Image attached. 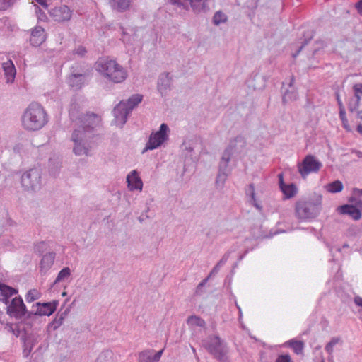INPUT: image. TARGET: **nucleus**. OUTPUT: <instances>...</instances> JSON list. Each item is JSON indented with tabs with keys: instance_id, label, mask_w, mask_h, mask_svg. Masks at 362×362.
<instances>
[{
	"instance_id": "338daca9",
	"label": "nucleus",
	"mask_w": 362,
	"mask_h": 362,
	"mask_svg": "<svg viewBox=\"0 0 362 362\" xmlns=\"http://www.w3.org/2000/svg\"><path fill=\"white\" fill-rule=\"evenodd\" d=\"M356 131L360 134H362V124H359L356 127Z\"/></svg>"
},
{
	"instance_id": "f8f14e48",
	"label": "nucleus",
	"mask_w": 362,
	"mask_h": 362,
	"mask_svg": "<svg viewBox=\"0 0 362 362\" xmlns=\"http://www.w3.org/2000/svg\"><path fill=\"white\" fill-rule=\"evenodd\" d=\"M51 17L57 22L62 23L69 21L72 16L73 11H71L67 6L62 5L51 8L49 11Z\"/></svg>"
},
{
	"instance_id": "7c9ffc66",
	"label": "nucleus",
	"mask_w": 362,
	"mask_h": 362,
	"mask_svg": "<svg viewBox=\"0 0 362 362\" xmlns=\"http://www.w3.org/2000/svg\"><path fill=\"white\" fill-rule=\"evenodd\" d=\"M143 96L140 94H134L132 95L126 102L127 109L132 112V110L141 102Z\"/></svg>"
},
{
	"instance_id": "79ce46f5",
	"label": "nucleus",
	"mask_w": 362,
	"mask_h": 362,
	"mask_svg": "<svg viewBox=\"0 0 362 362\" xmlns=\"http://www.w3.org/2000/svg\"><path fill=\"white\" fill-rule=\"evenodd\" d=\"M339 118L341 121L343 127L346 129V132H351V128L349 124L348 119L346 115V112L339 113Z\"/></svg>"
},
{
	"instance_id": "603ef678",
	"label": "nucleus",
	"mask_w": 362,
	"mask_h": 362,
	"mask_svg": "<svg viewBox=\"0 0 362 362\" xmlns=\"http://www.w3.org/2000/svg\"><path fill=\"white\" fill-rule=\"evenodd\" d=\"M12 1L13 0H0V10H6L11 5Z\"/></svg>"
},
{
	"instance_id": "bb28decb",
	"label": "nucleus",
	"mask_w": 362,
	"mask_h": 362,
	"mask_svg": "<svg viewBox=\"0 0 362 362\" xmlns=\"http://www.w3.org/2000/svg\"><path fill=\"white\" fill-rule=\"evenodd\" d=\"M55 259L54 252H48L43 255L40 261L41 270L47 271L54 264Z\"/></svg>"
},
{
	"instance_id": "a878e982",
	"label": "nucleus",
	"mask_w": 362,
	"mask_h": 362,
	"mask_svg": "<svg viewBox=\"0 0 362 362\" xmlns=\"http://www.w3.org/2000/svg\"><path fill=\"white\" fill-rule=\"evenodd\" d=\"M16 293L17 291L15 288L0 283V300L7 303L8 298Z\"/></svg>"
},
{
	"instance_id": "774afa93",
	"label": "nucleus",
	"mask_w": 362,
	"mask_h": 362,
	"mask_svg": "<svg viewBox=\"0 0 362 362\" xmlns=\"http://www.w3.org/2000/svg\"><path fill=\"white\" fill-rule=\"evenodd\" d=\"M356 115L358 119H362V110H356Z\"/></svg>"
},
{
	"instance_id": "864d4df0",
	"label": "nucleus",
	"mask_w": 362,
	"mask_h": 362,
	"mask_svg": "<svg viewBox=\"0 0 362 362\" xmlns=\"http://www.w3.org/2000/svg\"><path fill=\"white\" fill-rule=\"evenodd\" d=\"M32 348H33L32 346L30 345V342L27 341L25 343V349H24L23 352V356L25 357H28V355L30 354V353L32 351Z\"/></svg>"
},
{
	"instance_id": "5fc2aeb1",
	"label": "nucleus",
	"mask_w": 362,
	"mask_h": 362,
	"mask_svg": "<svg viewBox=\"0 0 362 362\" xmlns=\"http://www.w3.org/2000/svg\"><path fill=\"white\" fill-rule=\"evenodd\" d=\"M208 278H205L204 279H203L199 284L198 286H197V288H196V293L197 294H201L202 293V287L206 284V282L208 281Z\"/></svg>"
},
{
	"instance_id": "e2e57ef3",
	"label": "nucleus",
	"mask_w": 362,
	"mask_h": 362,
	"mask_svg": "<svg viewBox=\"0 0 362 362\" xmlns=\"http://www.w3.org/2000/svg\"><path fill=\"white\" fill-rule=\"evenodd\" d=\"M351 98L356 100V102H358V103H361V96L359 95L358 93H354V96L351 97Z\"/></svg>"
},
{
	"instance_id": "e433bc0d",
	"label": "nucleus",
	"mask_w": 362,
	"mask_h": 362,
	"mask_svg": "<svg viewBox=\"0 0 362 362\" xmlns=\"http://www.w3.org/2000/svg\"><path fill=\"white\" fill-rule=\"evenodd\" d=\"M187 323L189 326H192V327H202L205 325L204 320L197 316H195V315H192V316L189 317L187 319Z\"/></svg>"
},
{
	"instance_id": "6ab92c4d",
	"label": "nucleus",
	"mask_w": 362,
	"mask_h": 362,
	"mask_svg": "<svg viewBox=\"0 0 362 362\" xmlns=\"http://www.w3.org/2000/svg\"><path fill=\"white\" fill-rule=\"evenodd\" d=\"M171 82L172 78L169 73H163L159 76L157 88L162 95H166L170 89Z\"/></svg>"
},
{
	"instance_id": "49530a36",
	"label": "nucleus",
	"mask_w": 362,
	"mask_h": 362,
	"mask_svg": "<svg viewBox=\"0 0 362 362\" xmlns=\"http://www.w3.org/2000/svg\"><path fill=\"white\" fill-rule=\"evenodd\" d=\"M335 97H336V100H337V105L339 107V114L341 113V112H346L345 107H344L343 103L341 100L340 95H339V92L335 93Z\"/></svg>"
},
{
	"instance_id": "8fccbe9b",
	"label": "nucleus",
	"mask_w": 362,
	"mask_h": 362,
	"mask_svg": "<svg viewBox=\"0 0 362 362\" xmlns=\"http://www.w3.org/2000/svg\"><path fill=\"white\" fill-rule=\"evenodd\" d=\"M36 15L39 21H45L47 19V16L44 11H42L39 7H36Z\"/></svg>"
},
{
	"instance_id": "5701e85b",
	"label": "nucleus",
	"mask_w": 362,
	"mask_h": 362,
	"mask_svg": "<svg viewBox=\"0 0 362 362\" xmlns=\"http://www.w3.org/2000/svg\"><path fill=\"white\" fill-rule=\"evenodd\" d=\"M1 66L4 71V75L6 78V82H13L16 71L12 61L8 60L7 62L2 63Z\"/></svg>"
},
{
	"instance_id": "58836bf2",
	"label": "nucleus",
	"mask_w": 362,
	"mask_h": 362,
	"mask_svg": "<svg viewBox=\"0 0 362 362\" xmlns=\"http://www.w3.org/2000/svg\"><path fill=\"white\" fill-rule=\"evenodd\" d=\"M41 296V293L37 289H31L28 291L25 296L27 302L30 303L39 299Z\"/></svg>"
},
{
	"instance_id": "cd10ccee",
	"label": "nucleus",
	"mask_w": 362,
	"mask_h": 362,
	"mask_svg": "<svg viewBox=\"0 0 362 362\" xmlns=\"http://www.w3.org/2000/svg\"><path fill=\"white\" fill-rule=\"evenodd\" d=\"M246 195L250 197V203L259 211L262 210V206L257 202L254 184H250L245 189Z\"/></svg>"
},
{
	"instance_id": "6e6552de",
	"label": "nucleus",
	"mask_w": 362,
	"mask_h": 362,
	"mask_svg": "<svg viewBox=\"0 0 362 362\" xmlns=\"http://www.w3.org/2000/svg\"><path fill=\"white\" fill-rule=\"evenodd\" d=\"M321 167L322 163L313 155H307L298 165V171L303 177H305L312 172H317Z\"/></svg>"
},
{
	"instance_id": "13d9d810",
	"label": "nucleus",
	"mask_w": 362,
	"mask_h": 362,
	"mask_svg": "<svg viewBox=\"0 0 362 362\" xmlns=\"http://www.w3.org/2000/svg\"><path fill=\"white\" fill-rule=\"evenodd\" d=\"M278 179H279V188L281 189V187H284V186L286 185V183L284 181V175L283 173H279L278 175Z\"/></svg>"
},
{
	"instance_id": "9b49d317",
	"label": "nucleus",
	"mask_w": 362,
	"mask_h": 362,
	"mask_svg": "<svg viewBox=\"0 0 362 362\" xmlns=\"http://www.w3.org/2000/svg\"><path fill=\"white\" fill-rule=\"evenodd\" d=\"M26 313L25 305L21 297L14 298L7 307V313L16 318H21Z\"/></svg>"
},
{
	"instance_id": "3c124183",
	"label": "nucleus",
	"mask_w": 362,
	"mask_h": 362,
	"mask_svg": "<svg viewBox=\"0 0 362 362\" xmlns=\"http://www.w3.org/2000/svg\"><path fill=\"white\" fill-rule=\"evenodd\" d=\"M275 362H291V358L288 354H281L277 357Z\"/></svg>"
},
{
	"instance_id": "1a4fd4ad",
	"label": "nucleus",
	"mask_w": 362,
	"mask_h": 362,
	"mask_svg": "<svg viewBox=\"0 0 362 362\" xmlns=\"http://www.w3.org/2000/svg\"><path fill=\"white\" fill-rule=\"evenodd\" d=\"M101 123V117L94 113H88L85 115L81 121L78 122L80 125L77 129H81L87 132L88 134L93 136V131L95 128L100 126Z\"/></svg>"
},
{
	"instance_id": "ddd939ff",
	"label": "nucleus",
	"mask_w": 362,
	"mask_h": 362,
	"mask_svg": "<svg viewBox=\"0 0 362 362\" xmlns=\"http://www.w3.org/2000/svg\"><path fill=\"white\" fill-rule=\"evenodd\" d=\"M115 117V122L117 126L122 127L126 123L127 116L131 112L127 107L124 101H121L112 111Z\"/></svg>"
},
{
	"instance_id": "6e6d98bb",
	"label": "nucleus",
	"mask_w": 362,
	"mask_h": 362,
	"mask_svg": "<svg viewBox=\"0 0 362 362\" xmlns=\"http://www.w3.org/2000/svg\"><path fill=\"white\" fill-rule=\"evenodd\" d=\"M354 93L362 94V83H356L353 86Z\"/></svg>"
},
{
	"instance_id": "0eeeda50",
	"label": "nucleus",
	"mask_w": 362,
	"mask_h": 362,
	"mask_svg": "<svg viewBox=\"0 0 362 362\" xmlns=\"http://www.w3.org/2000/svg\"><path fill=\"white\" fill-rule=\"evenodd\" d=\"M169 132L168 126L165 123L161 124L158 131L151 134L148 141L143 149L142 153H144L148 150H153L160 146L168 139Z\"/></svg>"
},
{
	"instance_id": "052dcab7",
	"label": "nucleus",
	"mask_w": 362,
	"mask_h": 362,
	"mask_svg": "<svg viewBox=\"0 0 362 362\" xmlns=\"http://www.w3.org/2000/svg\"><path fill=\"white\" fill-rule=\"evenodd\" d=\"M354 303L356 305L362 307V298L359 296L355 297Z\"/></svg>"
},
{
	"instance_id": "9d476101",
	"label": "nucleus",
	"mask_w": 362,
	"mask_h": 362,
	"mask_svg": "<svg viewBox=\"0 0 362 362\" xmlns=\"http://www.w3.org/2000/svg\"><path fill=\"white\" fill-rule=\"evenodd\" d=\"M86 78L87 76L83 70H78V67L72 66L67 83L74 90H79L83 86Z\"/></svg>"
},
{
	"instance_id": "72a5a7b5",
	"label": "nucleus",
	"mask_w": 362,
	"mask_h": 362,
	"mask_svg": "<svg viewBox=\"0 0 362 362\" xmlns=\"http://www.w3.org/2000/svg\"><path fill=\"white\" fill-rule=\"evenodd\" d=\"M71 276V269L69 267L63 268L59 273L54 281V284H57L61 281L67 280Z\"/></svg>"
},
{
	"instance_id": "c03bdc74",
	"label": "nucleus",
	"mask_w": 362,
	"mask_h": 362,
	"mask_svg": "<svg viewBox=\"0 0 362 362\" xmlns=\"http://www.w3.org/2000/svg\"><path fill=\"white\" fill-rule=\"evenodd\" d=\"M66 315V312H64V313H62L60 315H57V317H55V319L53 320V322H52L54 329H57L62 324Z\"/></svg>"
},
{
	"instance_id": "b1692460",
	"label": "nucleus",
	"mask_w": 362,
	"mask_h": 362,
	"mask_svg": "<svg viewBox=\"0 0 362 362\" xmlns=\"http://www.w3.org/2000/svg\"><path fill=\"white\" fill-rule=\"evenodd\" d=\"M69 117L70 119L75 122H79L81 119L84 116L81 112V106L80 105L76 102H72L70 105L69 108Z\"/></svg>"
},
{
	"instance_id": "c756f323",
	"label": "nucleus",
	"mask_w": 362,
	"mask_h": 362,
	"mask_svg": "<svg viewBox=\"0 0 362 362\" xmlns=\"http://www.w3.org/2000/svg\"><path fill=\"white\" fill-rule=\"evenodd\" d=\"M286 199L293 197L297 193V187L294 183L286 184L280 189Z\"/></svg>"
},
{
	"instance_id": "a18cd8bd",
	"label": "nucleus",
	"mask_w": 362,
	"mask_h": 362,
	"mask_svg": "<svg viewBox=\"0 0 362 362\" xmlns=\"http://www.w3.org/2000/svg\"><path fill=\"white\" fill-rule=\"evenodd\" d=\"M187 0H170V3L172 5L176 6L180 8L188 10V6L187 4L185 2Z\"/></svg>"
},
{
	"instance_id": "2eb2a0df",
	"label": "nucleus",
	"mask_w": 362,
	"mask_h": 362,
	"mask_svg": "<svg viewBox=\"0 0 362 362\" xmlns=\"http://www.w3.org/2000/svg\"><path fill=\"white\" fill-rule=\"evenodd\" d=\"M226 181V160L224 156L222 157V160L220 163L218 173L216 176L215 187L216 189L220 192H223L225 188V183Z\"/></svg>"
},
{
	"instance_id": "0e129e2a",
	"label": "nucleus",
	"mask_w": 362,
	"mask_h": 362,
	"mask_svg": "<svg viewBox=\"0 0 362 362\" xmlns=\"http://www.w3.org/2000/svg\"><path fill=\"white\" fill-rule=\"evenodd\" d=\"M294 81H295L294 76H291V78L289 79V83H288V87L290 88H294L293 87Z\"/></svg>"
},
{
	"instance_id": "4d7b16f0",
	"label": "nucleus",
	"mask_w": 362,
	"mask_h": 362,
	"mask_svg": "<svg viewBox=\"0 0 362 362\" xmlns=\"http://www.w3.org/2000/svg\"><path fill=\"white\" fill-rule=\"evenodd\" d=\"M317 45H319V46L317 48H315L313 51V56H315L317 54L319 49H322L324 47V42L323 41H317Z\"/></svg>"
},
{
	"instance_id": "473e14b6",
	"label": "nucleus",
	"mask_w": 362,
	"mask_h": 362,
	"mask_svg": "<svg viewBox=\"0 0 362 362\" xmlns=\"http://www.w3.org/2000/svg\"><path fill=\"white\" fill-rule=\"evenodd\" d=\"M313 35H314L313 30H308L307 33L305 32L303 33V37H305L304 41L302 42L301 46L299 47L298 50L292 54V57L293 58H296L299 54V53L301 52L303 48L310 42V40H312V38L313 37Z\"/></svg>"
},
{
	"instance_id": "f704fd0d",
	"label": "nucleus",
	"mask_w": 362,
	"mask_h": 362,
	"mask_svg": "<svg viewBox=\"0 0 362 362\" xmlns=\"http://www.w3.org/2000/svg\"><path fill=\"white\" fill-rule=\"evenodd\" d=\"M226 22V15L221 11H216L213 18L212 23L214 25L218 26L221 23Z\"/></svg>"
},
{
	"instance_id": "dca6fc26",
	"label": "nucleus",
	"mask_w": 362,
	"mask_h": 362,
	"mask_svg": "<svg viewBox=\"0 0 362 362\" xmlns=\"http://www.w3.org/2000/svg\"><path fill=\"white\" fill-rule=\"evenodd\" d=\"M163 349L155 353L154 350L148 349L139 354L138 362H159Z\"/></svg>"
},
{
	"instance_id": "4be33fe9",
	"label": "nucleus",
	"mask_w": 362,
	"mask_h": 362,
	"mask_svg": "<svg viewBox=\"0 0 362 362\" xmlns=\"http://www.w3.org/2000/svg\"><path fill=\"white\" fill-rule=\"evenodd\" d=\"M195 13H206L209 10V0H187Z\"/></svg>"
},
{
	"instance_id": "a19ab883",
	"label": "nucleus",
	"mask_w": 362,
	"mask_h": 362,
	"mask_svg": "<svg viewBox=\"0 0 362 362\" xmlns=\"http://www.w3.org/2000/svg\"><path fill=\"white\" fill-rule=\"evenodd\" d=\"M224 264H225V261L223 259H221L218 262V264L213 268V269L211 270V272L209 273V274L208 275V276L206 278H208V279H209L212 278L213 276H214L218 272L220 269L224 266Z\"/></svg>"
},
{
	"instance_id": "c9c22d12",
	"label": "nucleus",
	"mask_w": 362,
	"mask_h": 362,
	"mask_svg": "<svg viewBox=\"0 0 362 362\" xmlns=\"http://www.w3.org/2000/svg\"><path fill=\"white\" fill-rule=\"evenodd\" d=\"M327 189L332 193L339 192L343 189V184L339 180H335L327 185Z\"/></svg>"
},
{
	"instance_id": "f3484780",
	"label": "nucleus",
	"mask_w": 362,
	"mask_h": 362,
	"mask_svg": "<svg viewBox=\"0 0 362 362\" xmlns=\"http://www.w3.org/2000/svg\"><path fill=\"white\" fill-rule=\"evenodd\" d=\"M127 182L129 190H142L143 182L139 177V173L136 170H132L127 175Z\"/></svg>"
},
{
	"instance_id": "2f4dec72",
	"label": "nucleus",
	"mask_w": 362,
	"mask_h": 362,
	"mask_svg": "<svg viewBox=\"0 0 362 362\" xmlns=\"http://www.w3.org/2000/svg\"><path fill=\"white\" fill-rule=\"evenodd\" d=\"M96 362H116V360L112 351L105 350L100 354Z\"/></svg>"
},
{
	"instance_id": "37998d69",
	"label": "nucleus",
	"mask_w": 362,
	"mask_h": 362,
	"mask_svg": "<svg viewBox=\"0 0 362 362\" xmlns=\"http://www.w3.org/2000/svg\"><path fill=\"white\" fill-rule=\"evenodd\" d=\"M347 105H348L349 111L351 112H354L358 110V108L360 105V103H358V102H356V100H354V99H352L351 98H349V100L348 101Z\"/></svg>"
},
{
	"instance_id": "de8ad7c7",
	"label": "nucleus",
	"mask_w": 362,
	"mask_h": 362,
	"mask_svg": "<svg viewBox=\"0 0 362 362\" xmlns=\"http://www.w3.org/2000/svg\"><path fill=\"white\" fill-rule=\"evenodd\" d=\"M87 52V50L85 47L80 45L77 48H76L74 50V54H77L78 56L82 57H83Z\"/></svg>"
},
{
	"instance_id": "4c0bfd02",
	"label": "nucleus",
	"mask_w": 362,
	"mask_h": 362,
	"mask_svg": "<svg viewBox=\"0 0 362 362\" xmlns=\"http://www.w3.org/2000/svg\"><path fill=\"white\" fill-rule=\"evenodd\" d=\"M289 346L293 349L297 354L302 353L304 348V343L302 341L291 339L288 341Z\"/></svg>"
},
{
	"instance_id": "09e8293b",
	"label": "nucleus",
	"mask_w": 362,
	"mask_h": 362,
	"mask_svg": "<svg viewBox=\"0 0 362 362\" xmlns=\"http://www.w3.org/2000/svg\"><path fill=\"white\" fill-rule=\"evenodd\" d=\"M47 247V243H45V242H40L39 243H37L35 247V251L40 252V253H42L43 252Z\"/></svg>"
},
{
	"instance_id": "39448f33",
	"label": "nucleus",
	"mask_w": 362,
	"mask_h": 362,
	"mask_svg": "<svg viewBox=\"0 0 362 362\" xmlns=\"http://www.w3.org/2000/svg\"><path fill=\"white\" fill-rule=\"evenodd\" d=\"M42 172L40 168H33L25 171L21 176L22 187L27 191L36 192L42 185Z\"/></svg>"
},
{
	"instance_id": "69168bd1",
	"label": "nucleus",
	"mask_w": 362,
	"mask_h": 362,
	"mask_svg": "<svg viewBox=\"0 0 362 362\" xmlns=\"http://www.w3.org/2000/svg\"><path fill=\"white\" fill-rule=\"evenodd\" d=\"M352 153H354L358 158H362V152L358 150L353 149L351 150Z\"/></svg>"
},
{
	"instance_id": "ea45409f",
	"label": "nucleus",
	"mask_w": 362,
	"mask_h": 362,
	"mask_svg": "<svg viewBox=\"0 0 362 362\" xmlns=\"http://www.w3.org/2000/svg\"><path fill=\"white\" fill-rule=\"evenodd\" d=\"M339 340H340V339L338 337H332L331 339V340L329 341V342H328L326 344V346L325 347V351L329 354H332L333 352L334 346L339 341Z\"/></svg>"
},
{
	"instance_id": "680f3d73",
	"label": "nucleus",
	"mask_w": 362,
	"mask_h": 362,
	"mask_svg": "<svg viewBox=\"0 0 362 362\" xmlns=\"http://www.w3.org/2000/svg\"><path fill=\"white\" fill-rule=\"evenodd\" d=\"M38 4H40L42 6L47 8L48 5L46 2V0H35Z\"/></svg>"
},
{
	"instance_id": "aec40b11",
	"label": "nucleus",
	"mask_w": 362,
	"mask_h": 362,
	"mask_svg": "<svg viewBox=\"0 0 362 362\" xmlns=\"http://www.w3.org/2000/svg\"><path fill=\"white\" fill-rule=\"evenodd\" d=\"M338 211L341 214H347L354 220H358L361 218V211L358 208L352 204H344L338 208Z\"/></svg>"
},
{
	"instance_id": "a211bd4d",
	"label": "nucleus",
	"mask_w": 362,
	"mask_h": 362,
	"mask_svg": "<svg viewBox=\"0 0 362 362\" xmlns=\"http://www.w3.org/2000/svg\"><path fill=\"white\" fill-rule=\"evenodd\" d=\"M46 39L45 30L41 26H35L32 30L30 37V44L34 47L42 45Z\"/></svg>"
},
{
	"instance_id": "4468645a",
	"label": "nucleus",
	"mask_w": 362,
	"mask_h": 362,
	"mask_svg": "<svg viewBox=\"0 0 362 362\" xmlns=\"http://www.w3.org/2000/svg\"><path fill=\"white\" fill-rule=\"evenodd\" d=\"M58 303L56 301H53L52 303H37L33 308H36L35 310H33L32 313H33L36 315L40 316H49L55 311L57 308Z\"/></svg>"
},
{
	"instance_id": "bf43d9fd",
	"label": "nucleus",
	"mask_w": 362,
	"mask_h": 362,
	"mask_svg": "<svg viewBox=\"0 0 362 362\" xmlns=\"http://www.w3.org/2000/svg\"><path fill=\"white\" fill-rule=\"evenodd\" d=\"M356 8L357 9L358 11V13L362 16V0H359L356 4Z\"/></svg>"
},
{
	"instance_id": "f03ea898",
	"label": "nucleus",
	"mask_w": 362,
	"mask_h": 362,
	"mask_svg": "<svg viewBox=\"0 0 362 362\" xmlns=\"http://www.w3.org/2000/svg\"><path fill=\"white\" fill-rule=\"evenodd\" d=\"M95 69L107 80L119 83L127 77V72L116 60L103 58L96 62Z\"/></svg>"
},
{
	"instance_id": "7ed1b4c3",
	"label": "nucleus",
	"mask_w": 362,
	"mask_h": 362,
	"mask_svg": "<svg viewBox=\"0 0 362 362\" xmlns=\"http://www.w3.org/2000/svg\"><path fill=\"white\" fill-rule=\"evenodd\" d=\"M322 209V196L315 194L313 199H300L296 202L295 216L300 221H310L315 218Z\"/></svg>"
},
{
	"instance_id": "423d86ee",
	"label": "nucleus",
	"mask_w": 362,
	"mask_h": 362,
	"mask_svg": "<svg viewBox=\"0 0 362 362\" xmlns=\"http://www.w3.org/2000/svg\"><path fill=\"white\" fill-rule=\"evenodd\" d=\"M202 345L219 361H226L224 345L223 344V341H221L218 336H210L207 337L202 341Z\"/></svg>"
},
{
	"instance_id": "f257e3e1",
	"label": "nucleus",
	"mask_w": 362,
	"mask_h": 362,
	"mask_svg": "<svg viewBox=\"0 0 362 362\" xmlns=\"http://www.w3.org/2000/svg\"><path fill=\"white\" fill-rule=\"evenodd\" d=\"M48 121L49 118L46 110L37 103L29 104L21 117L22 127L28 132H36L42 129Z\"/></svg>"
},
{
	"instance_id": "20e7f679",
	"label": "nucleus",
	"mask_w": 362,
	"mask_h": 362,
	"mask_svg": "<svg viewBox=\"0 0 362 362\" xmlns=\"http://www.w3.org/2000/svg\"><path fill=\"white\" fill-rule=\"evenodd\" d=\"M93 136L88 132L81 129H74L71 141L74 143L73 152L76 156H90L92 150L91 139Z\"/></svg>"
},
{
	"instance_id": "393cba45",
	"label": "nucleus",
	"mask_w": 362,
	"mask_h": 362,
	"mask_svg": "<svg viewBox=\"0 0 362 362\" xmlns=\"http://www.w3.org/2000/svg\"><path fill=\"white\" fill-rule=\"evenodd\" d=\"M132 0H110V7L118 11L124 12L127 11L131 5Z\"/></svg>"
},
{
	"instance_id": "412c9836",
	"label": "nucleus",
	"mask_w": 362,
	"mask_h": 362,
	"mask_svg": "<svg viewBox=\"0 0 362 362\" xmlns=\"http://www.w3.org/2000/svg\"><path fill=\"white\" fill-rule=\"evenodd\" d=\"M245 141L243 136H238L234 139L230 140L229 146L228 148V152L230 151L231 153H240L245 146Z\"/></svg>"
},
{
	"instance_id": "c85d7f7f",
	"label": "nucleus",
	"mask_w": 362,
	"mask_h": 362,
	"mask_svg": "<svg viewBox=\"0 0 362 362\" xmlns=\"http://www.w3.org/2000/svg\"><path fill=\"white\" fill-rule=\"evenodd\" d=\"M284 83H283L282 90H284ZM283 91L282 103L283 104L287 103L288 101L296 100L298 98V93L295 88L286 89Z\"/></svg>"
}]
</instances>
